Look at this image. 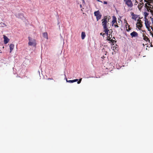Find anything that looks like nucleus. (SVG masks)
I'll return each instance as SVG.
<instances>
[{"instance_id": "nucleus-1", "label": "nucleus", "mask_w": 153, "mask_h": 153, "mask_svg": "<svg viewBox=\"0 0 153 153\" xmlns=\"http://www.w3.org/2000/svg\"><path fill=\"white\" fill-rule=\"evenodd\" d=\"M110 19V16H105L103 19H102L101 21L102 22V25L103 27H105L108 26L109 24L108 22L109 20Z\"/></svg>"}, {"instance_id": "nucleus-2", "label": "nucleus", "mask_w": 153, "mask_h": 153, "mask_svg": "<svg viewBox=\"0 0 153 153\" xmlns=\"http://www.w3.org/2000/svg\"><path fill=\"white\" fill-rule=\"evenodd\" d=\"M145 8L148 11H150L152 14L153 13V6H152L149 2H147L145 4Z\"/></svg>"}, {"instance_id": "nucleus-3", "label": "nucleus", "mask_w": 153, "mask_h": 153, "mask_svg": "<svg viewBox=\"0 0 153 153\" xmlns=\"http://www.w3.org/2000/svg\"><path fill=\"white\" fill-rule=\"evenodd\" d=\"M29 42L28 44L30 46H36V40L34 39H32L30 37H28Z\"/></svg>"}, {"instance_id": "nucleus-4", "label": "nucleus", "mask_w": 153, "mask_h": 153, "mask_svg": "<svg viewBox=\"0 0 153 153\" xmlns=\"http://www.w3.org/2000/svg\"><path fill=\"white\" fill-rule=\"evenodd\" d=\"M111 24L112 25L114 26L115 27H119L118 23L117 22V18L115 16H113V20Z\"/></svg>"}, {"instance_id": "nucleus-5", "label": "nucleus", "mask_w": 153, "mask_h": 153, "mask_svg": "<svg viewBox=\"0 0 153 153\" xmlns=\"http://www.w3.org/2000/svg\"><path fill=\"white\" fill-rule=\"evenodd\" d=\"M94 15L96 17V19L97 21L100 19L102 16V15L100 14V12L99 10L94 12Z\"/></svg>"}, {"instance_id": "nucleus-6", "label": "nucleus", "mask_w": 153, "mask_h": 153, "mask_svg": "<svg viewBox=\"0 0 153 153\" xmlns=\"http://www.w3.org/2000/svg\"><path fill=\"white\" fill-rule=\"evenodd\" d=\"M150 22H149L148 19L146 18L145 21V25L148 31H149L151 33L152 31H151V29H150V27H151V26H150Z\"/></svg>"}, {"instance_id": "nucleus-7", "label": "nucleus", "mask_w": 153, "mask_h": 153, "mask_svg": "<svg viewBox=\"0 0 153 153\" xmlns=\"http://www.w3.org/2000/svg\"><path fill=\"white\" fill-rule=\"evenodd\" d=\"M125 4L129 7H131L133 6V4L131 0H124Z\"/></svg>"}, {"instance_id": "nucleus-8", "label": "nucleus", "mask_w": 153, "mask_h": 153, "mask_svg": "<svg viewBox=\"0 0 153 153\" xmlns=\"http://www.w3.org/2000/svg\"><path fill=\"white\" fill-rule=\"evenodd\" d=\"M65 77H66V82H69V83H73V82H76V81H78L77 83L78 84H79L81 82V81L82 80V78H81L79 80V81H78V79H74V80H67V79L66 78V76H65Z\"/></svg>"}, {"instance_id": "nucleus-9", "label": "nucleus", "mask_w": 153, "mask_h": 153, "mask_svg": "<svg viewBox=\"0 0 153 153\" xmlns=\"http://www.w3.org/2000/svg\"><path fill=\"white\" fill-rule=\"evenodd\" d=\"M143 39L146 42H148L149 43H150L151 44V46L152 47V43L151 42L150 43V40L148 38V37L146 36L145 35V34L144 33L143 34Z\"/></svg>"}, {"instance_id": "nucleus-10", "label": "nucleus", "mask_w": 153, "mask_h": 153, "mask_svg": "<svg viewBox=\"0 0 153 153\" xmlns=\"http://www.w3.org/2000/svg\"><path fill=\"white\" fill-rule=\"evenodd\" d=\"M130 35L131 38H136L138 36V34L137 32L134 31L130 33Z\"/></svg>"}, {"instance_id": "nucleus-11", "label": "nucleus", "mask_w": 153, "mask_h": 153, "mask_svg": "<svg viewBox=\"0 0 153 153\" xmlns=\"http://www.w3.org/2000/svg\"><path fill=\"white\" fill-rule=\"evenodd\" d=\"M103 28L104 30V32L105 33H104L103 34V35H104L106 34H107V36L108 35V31L109 30L108 29L107 26L105 27H103Z\"/></svg>"}, {"instance_id": "nucleus-12", "label": "nucleus", "mask_w": 153, "mask_h": 153, "mask_svg": "<svg viewBox=\"0 0 153 153\" xmlns=\"http://www.w3.org/2000/svg\"><path fill=\"white\" fill-rule=\"evenodd\" d=\"M3 38L4 39V44H6L8 43L10 39L5 35L3 36Z\"/></svg>"}, {"instance_id": "nucleus-13", "label": "nucleus", "mask_w": 153, "mask_h": 153, "mask_svg": "<svg viewBox=\"0 0 153 153\" xmlns=\"http://www.w3.org/2000/svg\"><path fill=\"white\" fill-rule=\"evenodd\" d=\"M125 26L126 28V30L127 31H129L131 29V28L130 27V26L128 25L127 22L126 21L125 24Z\"/></svg>"}, {"instance_id": "nucleus-14", "label": "nucleus", "mask_w": 153, "mask_h": 153, "mask_svg": "<svg viewBox=\"0 0 153 153\" xmlns=\"http://www.w3.org/2000/svg\"><path fill=\"white\" fill-rule=\"evenodd\" d=\"M9 47L10 50V52L11 53L14 48V45L13 44H11L10 45Z\"/></svg>"}, {"instance_id": "nucleus-15", "label": "nucleus", "mask_w": 153, "mask_h": 153, "mask_svg": "<svg viewBox=\"0 0 153 153\" xmlns=\"http://www.w3.org/2000/svg\"><path fill=\"white\" fill-rule=\"evenodd\" d=\"M43 36L44 38H46L47 39H48V34L47 32L43 33Z\"/></svg>"}, {"instance_id": "nucleus-16", "label": "nucleus", "mask_w": 153, "mask_h": 153, "mask_svg": "<svg viewBox=\"0 0 153 153\" xmlns=\"http://www.w3.org/2000/svg\"><path fill=\"white\" fill-rule=\"evenodd\" d=\"M131 15L132 16V18L135 20H136V19L137 18V15L134 14L133 13H131Z\"/></svg>"}, {"instance_id": "nucleus-17", "label": "nucleus", "mask_w": 153, "mask_h": 153, "mask_svg": "<svg viewBox=\"0 0 153 153\" xmlns=\"http://www.w3.org/2000/svg\"><path fill=\"white\" fill-rule=\"evenodd\" d=\"M85 34L84 32H82L81 33V38L82 39H84L85 37Z\"/></svg>"}, {"instance_id": "nucleus-18", "label": "nucleus", "mask_w": 153, "mask_h": 153, "mask_svg": "<svg viewBox=\"0 0 153 153\" xmlns=\"http://www.w3.org/2000/svg\"><path fill=\"white\" fill-rule=\"evenodd\" d=\"M143 5V3H140V4H139L138 6L139 9L140 10Z\"/></svg>"}, {"instance_id": "nucleus-19", "label": "nucleus", "mask_w": 153, "mask_h": 153, "mask_svg": "<svg viewBox=\"0 0 153 153\" xmlns=\"http://www.w3.org/2000/svg\"><path fill=\"white\" fill-rule=\"evenodd\" d=\"M115 38L114 37H113V39H111L110 40V41L112 43H113L114 42V41H115V42H116L115 41Z\"/></svg>"}, {"instance_id": "nucleus-20", "label": "nucleus", "mask_w": 153, "mask_h": 153, "mask_svg": "<svg viewBox=\"0 0 153 153\" xmlns=\"http://www.w3.org/2000/svg\"><path fill=\"white\" fill-rule=\"evenodd\" d=\"M139 21V24H140V26L139 27H142V22H141V21L140 20H138Z\"/></svg>"}, {"instance_id": "nucleus-21", "label": "nucleus", "mask_w": 153, "mask_h": 153, "mask_svg": "<svg viewBox=\"0 0 153 153\" xmlns=\"http://www.w3.org/2000/svg\"><path fill=\"white\" fill-rule=\"evenodd\" d=\"M107 36H108V37H107L108 38H107V40H108V41H110V40H111V39L112 37V36H111V37H110V34H109V36H108V35Z\"/></svg>"}, {"instance_id": "nucleus-22", "label": "nucleus", "mask_w": 153, "mask_h": 153, "mask_svg": "<svg viewBox=\"0 0 153 153\" xmlns=\"http://www.w3.org/2000/svg\"><path fill=\"white\" fill-rule=\"evenodd\" d=\"M144 15H145V19L146 18V17L148 16V13H147L145 12L144 13Z\"/></svg>"}, {"instance_id": "nucleus-23", "label": "nucleus", "mask_w": 153, "mask_h": 153, "mask_svg": "<svg viewBox=\"0 0 153 153\" xmlns=\"http://www.w3.org/2000/svg\"><path fill=\"white\" fill-rule=\"evenodd\" d=\"M135 4H134V5H137L138 3V1L136 0H135Z\"/></svg>"}, {"instance_id": "nucleus-24", "label": "nucleus", "mask_w": 153, "mask_h": 153, "mask_svg": "<svg viewBox=\"0 0 153 153\" xmlns=\"http://www.w3.org/2000/svg\"><path fill=\"white\" fill-rule=\"evenodd\" d=\"M151 20L152 22V23L153 24V18H151Z\"/></svg>"}, {"instance_id": "nucleus-25", "label": "nucleus", "mask_w": 153, "mask_h": 153, "mask_svg": "<svg viewBox=\"0 0 153 153\" xmlns=\"http://www.w3.org/2000/svg\"><path fill=\"white\" fill-rule=\"evenodd\" d=\"M145 1H152V0H145Z\"/></svg>"}, {"instance_id": "nucleus-26", "label": "nucleus", "mask_w": 153, "mask_h": 153, "mask_svg": "<svg viewBox=\"0 0 153 153\" xmlns=\"http://www.w3.org/2000/svg\"><path fill=\"white\" fill-rule=\"evenodd\" d=\"M120 21H121V20H120V19H118V22L119 23H120Z\"/></svg>"}, {"instance_id": "nucleus-27", "label": "nucleus", "mask_w": 153, "mask_h": 153, "mask_svg": "<svg viewBox=\"0 0 153 153\" xmlns=\"http://www.w3.org/2000/svg\"><path fill=\"white\" fill-rule=\"evenodd\" d=\"M150 27L151 28L153 32V27L152 26H151Z\"/></svg>"}, {"instance_id": "nucleus-28", "label": "nucleus", "mask_w": 153, "mask_h": 153, "mask_svg": "<svg viewBox=\"0 0 153 153\" xmlns=\"http://www.w3.org/2000/svg\"><path fill=\"white\" fill-rule=\"evenodd\" d=\"M100 35H102L103 36V35H103V34H102V33H100Z\"/></svg>"}, {"instance_id": "nucleus-29", "label": "nucleus", "mask_w": 153, "mask_h": 153, "mask_svg": "<svg viewBox=\"0 0 153 153\" xmlns=\"http://www.w3.org/2000/svg\"><path fill=\"white\" fill-rule=\"evenodd\" d=\"M104 3L105 4H107V2L106 1H104Z\"/></svg>"}, {"instance_id": "nucleus-30", "label": "nucleus", "mask_w": 153, "mask_h": 153, "mask_svg": "<svg viewBox=\"0 0 153 153\" xmlns=\"http://www.w3.org/2000/svg\"><path fill=\"white\" fill-rule=\"evenodd\" d=\"M98 1H100V0H97Z\"/></svg>"}, {"instance_id": "nucleus-31", "label": "nucleus", "mask_w": 153, "mask_h": 153, "mask_svg": "<svg viewBox=\"0 0 153 153\" xmlns=\"http://www.w3.org/2000/svg\"><path fill=\"white\" fill-rule=\"evenodd\" d=\"M127 29H128V26H127Z\"/></svg>"}, {"instance_id": "nucleus-32", "label": "nucleus", "mask_w": 153, "mask_h": 153, "mask_svg": "<svg viewBox=\"0 0 153 153\" xmlns=\"http://www.w3.org/2000/svg\"><path fill=\"white\" fill-rule=\"evenodd\" d=\"M112 32H113V31H111V33H112Z\"/></svg>"}, {"instance_id": "nucleus-33", "label": "nucleus", "mask_w": 153, "mask_h": 153, "mask_svg": "<svg viewBox=\"0 0 153 153\" xmlns=\"http://www.w3.org/2000/svg\"><path fill=\"white\" fill-rule=\"evenodd\" d=\"M48 79H49V78H48Z\"/></svg>"}, {"instance_id": "nucleus-34", "label": "nucleus", "mask_w": 153, "mask_h": 153, "mask_svg": "<svg viewBox=\"0 0 153 153\" xmlns=\"http://www.w3.org/2000/svg\"><path fill=\"white\" fill-rule=\"evenodd\" d=\"M48 79H49V78H48Z\"/></svg>"}, {"instance_id": "nucleus-35", "label": "nucleus", "mask_w": 153, "mask_h": 153, "mask_svg": "<svg viewBox=\"0 0 153 153\" xmlns=\"http://www.w3.org/2000/svg\"><path fill=\"white\" fill-rule=\"evenodd\" d=\"M48 79H49V78H48Z\"/></svg>"}, {"instance_id": "nucleus-36", "label": "nucleus", "mask_w": 153, "mask_h": 153, "mask_svg": "<svg viewBox=\"0 0 153 153\" xmlns=\"http://www.w3.org/2000/svg\"><path fill=\"white\" fill-rule=\"evenodd\" d=\"M82 5H80V7H81Z\"/></svg>"}]
</instances>
